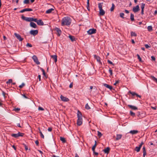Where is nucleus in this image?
Here are the masks:
<instances>
[{
  "instance_id": "nucleus-1",
  "label": "nucleus",
  "mask_w": 157,
  "mask_h": 157,
  "mask_svg": "<svg viewBox=\"0 0 157 157\" xmlns=\"http://www.w3.org/2000/svg\"><path fill=\"white\" fill-rule=\"evenodd\" d=\"M71 23V20L69 17H65L62 20L61 24L62 25H69Z\"/></svg>"
},
{
  "instance_id": "nucleus-2",
  "label": "nucleus",
  "mask_w": 157,
  "mask_h": 157,
  "mask_svg": "<svg viewBox=\"0 0 157 157\" xmlns=\"http://www.w3.org/2000/svg\"><path fill=\"white\" fill-rule=\"evenodd\" d=\"M78 120L77 121V124L78 126L81 125L82 122V115L81 112L78 110L77 112Z\"/></svg>"
},
{
  "instance_id": "nucleus-3",
  "label": "nucleus",
  "mask_w": 157,
  "mask_h": 157,
  "mask_svg": "<svg viewBox=\"0 0 157 157\" xmlns=\"http://www.w3.org/2000/svg\"><path fill=\"white\" fill-rule=\"evenodd\" d=\"M24 135V133L19 132L18 133L16 134H11V136L13 137L17 138L19 136H22Z\"/></svg>"
},
{
  "instance_id": "nucleus-4",
  "label": "nucleus",
  "mask_w": 157,
  "mask_h": 157,
  "mask_svg": "<svg viewBox=\"0 0 157 157\" xmlns=\"http://www.w3.org/2000/svg\"><path fill=\"white\" fill-rule=\"evenodd\" d=\"M21 18L27 21L28 22H31L32 21V17H25L23 15L21 16Z\"/></svg>"
},
{
  "instance_id": "nucleus-5",
  "label": "nucleus",
  "mask_w": 157,
  "mask_h": 157,
  "mask_svg": "<svg viewBox=\"0 0 157 157\" xmlns=\"http://www.w3.org/2000/svg\"><path fill=\"white\" fill-rule=\"evenodd\" d=\"M32 59L37 64L39 65L40 64V63L38 59L36 56L33 55L32 57Z\"/></svg>"
},
{
  "instance_id": "nucleus-6",
  "label": "nucleus",
  "mask_w": 157,
  "mask_h": 157,
  "mask_svg": "<svg viewBox=\"0 0 157 157\" xmlns=\"http://www.w3.org/2000/svg\"><path fill=\"white\" fill-rule=\"evenodd\" d=\"M14 35L15 36V37L17 39L20 41H21L23 40V38H22L21 37V36L19 34H17L16 33H15L14 34Z\"/></svg>"
},
{
  "instance_id": "nucleus-7",
  "label": "nucleus",
  "mask_w": 157,
  "mask_h": 157,
  "mask_svg": "<svg viewBox=\"0 0 157 157\" xmlns=\"http://www.w3.org/2000/svg\"><path fill=\"white\" fill-rule=\"evenodd\" d=\"M96 30L95 29H89L87 33L89 34H92L96 33Z\"/></svg>"
},
{
  "instance_id": "nucleus-8",
  "label": "nucleus",
  "mask_w": 157,
  "mask_h": 157,
  "mask_svg": "<svg viewBox=\"0 0 157 157\" xmlns=\"http://www.w3.org/2000/svg\"><path fill=\"white\" fill-rule=\"evenodd\" d=\"M137 116L140 117V118H142L145 117V114L142 112H137Z\"/></svg>"
},
{
  "instance_id": "nucleus-9",
  "label": "nucleus",
  "mask_w": 157,
  "mask_h": 157,
  "mask_svg": "<svg viewBox=\"0 0 157 157\" xmlns=\"http://www.w3.org/2000/svg\"><path fill=\"white\" fill-rule=\"evenodd\" d=\"M38 33V31L37 30H31L30 31V33L33 36H35L37 35Z\"/></svg>"
},
{
  "instance_id": "nucleus-10",
  "label": "nucleus",
  "mask_w": 157,
  "mask_h": 157,
  "mask_svg": "<svg viewBox=\"0 0 157 157\" xmlns=\"http://www.w3.org/2000/svg\"><path fill=\"white\" fill-rule=\"evenodd\" d=\"M139 10V7L138 5L133 7L132 8V11L135 13L137 12Z\"/></svg>"
},
{
  "instance_id": "nucleus-11",
  "label": "nucleus",
  "mask_w": 157,
  "mask_h": 157,
  "mask_svg": "<svg viewBox=\"0 0 157 157\" xmlns=\"http://www.w3.org/2000/svg\"><path fill=\"white\" fill-rule=\"evenodd\" d=\"M94 57L95 59H96L97 62L100 64L101 65H102V63L100 60V58L98 56L96 55H94Z\"/></svg>"
},
{
  "instance_id": "nucleus-12",
  "label": "nucleus",
  "mask_w": 157,
  "mask_h": 157,
  "mask_svg": "<svg viewBox=\"0 0 157 157\" xmlns=\"http://www.w3.org/2000/svg\"><path fill=\"white\" fill-rule=\"evenodd\" d=\"M60 98L62 101H68L69 100V99L68 98L64 97L62 95H61L60 96Z\"/></svg>"
},
{
  "instance_id": "nucleus-13",
  "label": "nucleus",
  "mask_w": 157,
  "mask_h": 157,
  "mask_svg": "<svg viewBox=\"0 0 157 157\" xmlns=\"http://www.w3.org/2000/svg\"><path fill=\"white\" fill-rule=\"evenodd\" d=\"M33 10L30 8H25L24 9L20 11V12L21 13H22L24 12L25 11H32Z\"/></svg>"
},
{
  "instance_id": "nucleus-14",
  "label": "nucleus",
  "mask_w": 157,
  "mask_h": 157,
  "mask_svg": "<svg viewBox=\"0 0 157 157\" xmlns=\"http://www.w3.org/2000/svg\"><path fill=\"white\" fill-rule=\"evenodd\" d=\"M37 23L38 25H44L43 22L41 19L38 20Z\"/></svg>"
},
{
  "instance_id": "nucleus-15",
  "label": "nucleus",
  "mask_w": 157,
  "mask_h": 157,
  "mask_svg": "<svg viewBox=\"0 0 157 157\" xmlns=\"http://www.w3.org/2000/svg\"><path fill=\"white\" fill-rule=\"evenodd\" d=\"M30 26L33 28H36L37 27V25L36 24L32 22H31L30 23Z\"/></svg>"
},
{
  "instance_id": "nucleus-16",
  "label": "nucleus",
  "mask_w": 157,
  "mask_h": 157,
  "mask_svg": "<svg viewBox=\"0 0 157 157\" xmlns=\"http://www.w3.org/2000/svg\"><path fill=\"white\" fill-rule=\"evenodd\" d=\"M103 85L104 86L109 89L110 90H111L113 89V87L112 86L109 85L105 83Z\"/></svg>"
},
{
  "instance_id": "nucleus-17",
  "label": "nucleus",
  "mask_w": 157,
  "mask_h": 157,
  "mask_svg": "<svg viewBox=\"0 0 157 157\" xmlns=\"http://www.w3.org/2000/svg\"><path fill=\"white\" fill-rule=\"evenodd\" d=\"M128 106L130 108L134 110H136L138 109V108L136 107L133 105H128Z\"/></svg>"
},
{
  "instance_id": "nucleus-18",
  "label": "nucleus",
  "mask_w": 157,
  "mask_h": 157,
  "mask_svg": "<svg viewBox=\"0 0 157 157\" xmlns=\"http://www.w3.org/2000/svg\"><path fill=\"white\" fill-rule=\"evenodd\" d=\"M56 30L57 33V35L58 36H59L61 33V30L57 28L56 29Z\"/></svg>"
},
{
  "instance_id": "nucleus-19",
  "label": "nucleus",
  "mask_w": 157,
  "mask_h": 157,
  "mask_svg": "<svg viewBox=\"0 0 157 157\" xmlns=\"http://www.w3.org/2000/svg\"><path fill=\"white\" fill-rule=\"evenodd\" d=\"M110 148L109 147H107L106 148L104 149L103 150L104 152L105 153L108 154L109 153Z\"/></svg>"
},
{
  "instance_id": "nucleus-20",
  "label": "nucleus",
  "mask_w": 157,
  "mask_h": 157,
  "mask_svg": "<svg viewBox=\"0 0 157 157\" xmlns=\"http://www.w3.org/2000/svg\"><path fill=\"white\" fill-rule=\"evenodd\" d=\"M138 132V131L137 130H131L129 132V133L132 135L136 134Z\"/></svg>"
},
{
  "instance_id": "nucleus-21",
  "label": "nucleus",
  "mask_w": 157,
  "mask_h": 157,
  "mask_svg": "<svg viewBox=\"0 0 157 157\" xmlns=\"http://www.w3.org/2000/svg\"><path fill=\"white\" fill-rule=\"evenodd\" d=\"M99 13L101 15L103 16L105 13V12L102 9H100L99 10Z\"/></svg>"
},
{
  "instance_id": "nucleus-22",
  "label": "nucleus",
  "mask_w": 157,
  "mask_h": 157,
  "mask_svg": "<svg viewBox=\"0 0 157 157\" xmlns=\"http://www.w3.org/2000/svg\"><path fill=\"white\" fill-rule=\"evenodd\" d=\"M122 137V135L121 134H117L116 138V140H118L120 139Z\"/></svg>"
},
{
  "instance_id": "nucleus-23",
  "label": "nucleus",
  "mask_w": 157,
  "mask_h": 157,
  "mask_svg": "<svg viewBox=\"0 0 157 157\" xmlns=\"http://www.w3.org/2000/svg\"><path fill=\"white\" fill-rule=\"evenodd\" d=\"M53 59H54L55 62L56 63L57 61V56L56 55H53L51 56Z\"/></svg>"
},
{
  "instance_id": "nucleus-24",
  "label": "nucleus",
  "mask_w": 157,
  "mask_h": 157,
  "mask_svg": "<svg viewBox=\"0 0 157 157\" xmlns=\"http://www.w3.org/2000/svg\"><path fill=\"white\" fill-rule=\"evenodd\" d=\"M69 37L70 38V39L72 41H74L75 40V38L74 36L70 35L69 36Z\"/></svg>"
},
{
  "instance_id": "nucleus-25",
  "label": "nucleus",
  "mask_w": 157,
  "mask_h": 157,
  "mask_svg": "<svg viewBox=\"0 0 157 157\" xmlns=\"http://www.w3.org/2000/svg\"><path fill=\"white\" fill-rule=\"evenodd\" d=\"M54 10L52 8L49 9L46 11V13H50L52 12Z\"/></svg>"
},
{
  "instance_id": "nucleus-26",
  "label": "nucleus",
  "mask_w": 157,
  "mask_h": 157,
  "mask_svg": "<svg viewBox=\"0 0 157 157\" xmlns=\"http://www.w3.org/2000/svg\"><path fill=\"white\" fill-rule=\"evenodd\" d=\"M130 19L132 21H134V15L132 13L130 15Z\"/></svg>"
},
{
  "instance_id": "nucleus-27",
  "label": "nucleus",
  "mask_w": 157,
  "mask_h": 157,
  "mask_svg": "<svg viewBox=\"0 0 157 157\" xmlns=\"http://www.w3.org/2000/svg\"><path fill=\"white\" fill-rule=\"evenodd\" d=\"M147 29L148 31L151 32L152 30V27L151 26H149L147 27Z\"/></svg>"
},
{
  "instance_id": "nucleus-28",
  "label": "nucleus",
  "mask_w": 157,
  "mask_h": 157,
  "mask_svg": "<svg viewBox=\"0 0 157 157\" xmlns=\"http://www.w3.org/2000/svg\"><path fill=\"white\" fill-rule=\"evenodd\" d=\"M131 36H136L137 34L135 32L132 31L131 32Z\"/></svg>"
},
{
  "instance_id": "nucleus-29",
  "label": "nucleus",
  "mask_w": 157,
  "mask_h": 157,
  "mask_svg": "<svg viewBox=\"0 0 157 157\" xmlns=\"http://www.w3.org/2000/svg\"><path fill=\"white\" fill-rule=\"evenodd\" d=\"M103 3H98V8H99V10L102 9V4H103Z\"/></svg>"
},
{
  "instance_id": "nucleus-30",
  "label": "nucleus",
  "mask_w": 157,
  "mask_h": 157,
  "mask_svg": "<svg viewBox=\"0 0 157 157\" xmlns=\"http://www.w3.org/2000/svg\"><path fill=\"white\" fill-rule=\"evenodd\" d=\"M60 140L63 143H64L66 142V140L64 137H60Z\"/></svg>"
},
{
  "instance_id": "nucleus-31",
  "label": "nucleus",
  "mask_w": 157,
  "mask_h": 157,
  "mask_svg": "<svg viewBox=\"0 0 157 157\" xmlns=\"http://www.w3.org/2000/svg\"><path fill=\"white\" fill-rule=\"evenodd\" d=\"M114 7H115V5H114V4L113 3H112V7H111V8L110 9V11H112L114 10Z\"/></svg>"
},
{
  "instance_id": "nucleus-32",
  "label": "nucleus",
  "mask_w": 157,
  "mask_h": 157,
  "mask_svg": "<svg viewBox=\"0 0 157 157\" xmlns=\"http://www.w3.org/2000/svg\"><path fill=\"white\" fill-rule=\"evenodd\" d=\"M140 147H136L135 149L137 152H139L140 150Z\"/></svg>"
},
{
  "instance_id": "nucleus-33",
  "label": "nucleus",
  "mask_w": 157,
  "mask_h": 157,
  "mask_svg": "<svg viewBox=\"0 0 157 157\" xmlns=\"http://www.w3.org/2000/svg\"><path fill=\"white\" fill-rule=\"evenodd\" d=\"M136 56L137 57L138 59L139 60V61L140 62H142V59H141V57H140V55L139 54H137Z\"/></svg>"
},
{
  "instance_id": "nucleus-34",
  "label": "nucleus",
  "mask_w": 157,
  "mask_h": 157,
  "mask_svg": "<svg viewBox=\"0 0 157 157\" xmlns=\"http://www.w3.org/2000/svg\"><path fill=\"white\" fill-rule=\"evenodd\" d=\"M102 135L101 132L99 131H98V136H99V137H100L102 136Z\"/></svg>"
},
{
  "instance_id": "nucleus-35",
  "label": "nucleus",
  "mask_w": 157,
  "mask_h": 157,
  "mask_svg": "<svg viewBox=\"0 0 157 157\" xmlns=\"http://www.w3.org/2000/svg\"><path fill=\"white\" fill-rule=\"evenodd\" d=\"M129 93L130 94H132V96L136 95V93H135L134 92H131L130 91H129Z\"/></svg>"
},
{
  "instance_id": "nucleus-36",
  "label": "nucleus",
  "mask_w": 157,
  "mask_h": 157,
  "mask_svg": "<svg viewBox=\"0 0 157 157\" xmlns=\"http://www.w3.org/2000/svg\"><path fill=\"white\" fill-rule=\"evenodd\" d=\"M96 146H97V144H94V145L93 146V147H92V150L93 151H95V149L96 147Z\"/></svg>"
},
{
  "instance_id": "nucleus-37",
  "label": "nucleus",
  "mask_w": 157,
  "mask_h": 157,
  "mask_svg": "<svg viewBox=\"0 0 157 157\" xmlns=\"http://www.w3.org/2000/svg\"><path fill=\"white\" fill-rule=\"evenodd\" d=\"M152 80L157 83V78L154 76L152 77Z\"/></svg>"
},
{
  "instance_id": "nucleus-38",
  "label": "nucleus",
  "mask_w": 157,
  "mask_h": 157,
  "mask_svg": "<svg viewBox=\"0 0 157 157\" xmlns=\"http://www.w3.org/2000/svg\"><path fill=\"white\" fill-rule=\"evenodd\" d=\"M25 84L24 83H22L21 85L19 86V87L20 88H22L25 86Z\"/></svg>"
},
{
  "instance_id": "nucleus-39",
  "label": "nucleus",
  "mask_w": 157,
  "mask_h": 157,
  "mask_svg": "<svg viewBox=\"0 0 157 157\" xmlns=\"http://www.w3.org/2000/svg\"><path fill=\"white\" fill-rule=\"evenodd\" d=\"M85 107V108L87 109H89L90 108V107L88 105V103H87L86 104Z\"/></svg>"
},
{
  "instance_id": "nucleus-40",
  "label": "nucleus",
  "mask_w": 157,
  "mask_h": 157,
  "mask_svg": "<svg viewBox=\"0 0 157 157\" xmlns=\"http://www.w3.org/2000/svg\"><path fill=\"white\" fill-rule=\"evenodd\" d=\"M145 6V4H144V3H142L141 6V10H144V8Z\"/></svg>"
},
{
  "instance_id": "nucleus-41",
  "label": "nucleus",
  "mask_w": 157,
  "mask_h": 157,
  "mask_svg": "<svg viewBox=\"0 0 157 157\" xmlns=\"http://www.w3.org/2000/svg\"><path fill=\"white\" fill-rule=\"evenodd\" d=\"M39 133L40 134V136L41 137V138H43V139H44V136L42 134V132L41 131H40V132H39Z\"/></svg>"
},
{
  "instance_id": "nucleus-42",
  "label": "nucleus",
  "mask_w": 157,
  "mask_h": 157,
  "mask_svg": "<svg viewBox=\"0 0 157 157\" xmlns=\"http://www.w3.org/2000/svg\"><path fill=\"white\" fill-rule=\"evenodd\" d=\"M23 2L24 4H28L29 3V0H24Z\"/></svg>"
},
{
  "instance_id": "nucleus-43",
  "label": "nucleus",
  "mask_w": 157,
  "mask_h": 157,
  "mask_svg": "<svg viewBox=\"0 0 157 157\" xmlns=\"http://www.w3.org/2000/svg\"><path fill=\"white\" fill-rule=\"evenodd\" d=\"M109 72L110 73V75L111 76H112L113 75V71H112V70L110 68H109Z\"/></svg>"
},
{
  "instance_id": "nucleus-44",
  "label": "nucleus",
  "mask_w": 157,
  "mask_h": 157,
  "mask_svg": "<svg viewBox=\"0 0 157 157\" xmlns=\"http://www.w3.org/2000/svg\"><path fill=\"white\" fill-rule=\"evenodd\" d=\"M12 80L11 79H9L8 81L6 82L7 84L12 83Z\"/></svg>"
},
{
  "instance_id": "nucleus-45",
  "label": "nucleus",
  "mask_w": 157,
  "mask_h": 157,
  "mask_svg": "<svg viewBox=\"0 0 157 157\" xmlns=\"http://www.w3.org/2000/svg\"><path fill=\"white\" fill-rule=\"evenodd\" d=\"M38 21V20L37 18H34L32 17V21H34V22L37 23V22Z\"/></svg>"
},
{
  "instance_id": "nucleus-46",
  "label": "nucleus",
  "mask_w": 157,
  "mask_h": 157,
  "mask_svg": "<svg viewBox=\"0 0 157 157\" xmlns=\"http://www.w3.org/2000/svg\"><path fill=\"white\" fill-rule=\"evenodd\" d=\"M130 114L132 116H134L135 115V113L132 111H130Z\"/></svg>"
},
{
  "instance_id": "nucleus-47",
  "label": "nucleus",
  "mask_w": 157,
  "mask_h": 157,
  "mask_svg": "<svg viewBox=\"0 0 157 157\" xmlns=\"http://www.w3.org/2000/svg\"><path fill=\"white\" fill-rule=\"evenodd\" d=\"M124 13H120V17L122 18H124Z\"/></svg>"
},
{
  "instance_id": "nucleus-48",
  "label": "nucleus",
  "mask_w": 157,
  "mask_h": 157,
  "mask_svg": "<svg viewBox=\"0 0 157 157\" xmlns=\"http://www.w3.org/2000/svg\"><path fill=\"white\" fill-rule=\"evenodd\" d=\"M107 61H108V63H109L112 64L113 66H114V64L109 60H108Z\"/></svg>"
},
{
  "instance_id": "nucleus-49",
  "label": "nucleus",
  "mask_w": 157,
  "mask_h": 157,
  "mask_svg": "<svg viewBox=\"0 0 157 157\" xmlns=\"http://www.w3.org/2000/svg\"><path fill=\"white\" fill-rule=\"evenodd\" d=\"M20 108H17L14 109L13 110L17 112H18L20 110Z\"/></svg>"
},
{
  "instance_id": "nucleus-50",
  "label": "nucleus",
  "mask_w": 157,
  "mask_h": 157,
  "mask_svg": "<svg viewBox=\"0 0 157 157\" xmlns=\"http://www.w3.org/2000/svg\"><path fill=\"white\" fill-rule=\"evenodd\" d=\"M23 145H24L25 149L26 150H27L28 149V147L25 144H23Z\"/></svg>"
},
{
  "instance_id": "nucleus-51",
  "label": "nucleus",
  "mask_w": 157,
  "mask_h": 157,
  "mask_svg": "<svg viewBox=\"0 0 157 157\" xmlns=\"http://www.w3.org/2000/svg\"><path fill=\"white\" fill-rule=\"evenodd\" d=\"M26 46L27 47H32V45L28 43L26 44Z\"/></svg>"
},
{
  "instance_id": "nucleus-52",
  "label": "nucleus",
  "mask_w": 157,
  "mask_h": 157,
  "mask_svg": "<svg viewBox=\"0 0 157 157\" xmlns=\"http://www.w3.org/2000/svg\"><path fill=\"white\" fill-rule=\"evenodd\" d=\"M38 110H42V111H43L44 110V109L42 108V107H40V106H39V107H38Z\"/></svg>"
},
{
  "instance_id": "nucleus-53",
  "label": "nucleus",
  "mask_w": 157,
  "mask_h": 157,
  "mask_svg": "<svg viewBox=\"0 0 157 157\" xmlns=\"http://www.w3.org/2000/svg\"><path fill=\"white\" fill-rule=\"evenodd\" d=\"M151 59L152 60L155 61V58L153 56H152L151 57Z\"/></svg>"
},
{
  "instance_id": "nucleus-54",
  "label": "nucleus",
  "mask_w": 157,
  "mask_h": 157,
  "mask_svg": "<svg viewBox=\"0 0 157 157\" xmlns=\"http://www.w3.org/2000/svg\"><path fill=\"white\" fill-rule=\"evenodd\" d=\"M144 144V143L142 142L139 145V147H140V149L141 147L142 146V145Z\"/></svg>"
},
{
  "instance_id": "nucleus-55",
  "label": "nucleus",
  "mask_w": 157,
  "mask_h": 157,
  "mask_svg": "<svg viewBox=\"0 0 157 157\" xmlns=\"http://www.w3.org/2000/svg\"><path fill=\"white\" fill-rule=\"evenodd\" d=\"M145 47L146 48H148L150 47V46H149L148 44H146L145 45Z\"/></svg>"
},
{
  "instance_id": "nucleus-56",
  "label": "nucleus",
  "mask_w": 157,
  "mask_h": 157,
  "mask_svg": "<svg viewBox=\"0 0 157 157\" xmlns=\"http://www.w3.org/2000/svg\"><path fill=\"white\" fill-rule=\"evenodd\" d=\"M48 130L49 132H51L52 130V128L51 127L49 128H48Z\"/></svg>"
},
{
  "instance_id": "nucleus-57",
  "label": "nucleus",
  "mask_w": 157,
  "mask_h": 157,
  "mask_svg": "<svg viewBox=\"0 0 157 157\" xmlns=\"http://www.w3.org/2000/svg\"><path fill=\"white\" fill-rule=\"evenodd\" d=\"M35 144L37 146H38L39 145V141L38 140H37L35 141Z\"/></svg>"
},
{
  "instance_id": "nucleus-58",
  "label": "nucleus",
  "mask_w": 157,
  "mask_h": 157,
  "mask_svg": "<svg viewBox=\"0 0 157 157\" xmlns=\"http://www.w3.org/2000/svg\"><path fill=\"white\" fill-rule=\"evenodd\" d=\"M72 86H73V83L71 82L70 83V84L69 86V87L70 88H71L72 87Z\"/></svg>"
},
{
  "instance_id": "nucleus-59",
  "label": "nucleus",
  "mask_w": 157,
  "mask_h": 157,
  "mask_svg": "<svg viewBox=\"0 0 157 157\" xmlns=\"http://www.w3.org/2000/svg\"><path fill=\"white\" fill-rule=\"evenodd\" d=\"M143 152V156L144 157H145V156L146 155L147 153L146 151H144Z\"/></svg>"
},
{
  "instance_id": "nucleus-60",
  "label": "nucleus",
  "mask_w": 157,
  "mask_h": 157,
  "mask_svg": "<svg viewBox=\"0 0 157 157\" xmlns=\"http://www.w3.org/2000/svg\"><path fill=\"white\" fill-rule=\"evenodd\" d=\"M119 82V81H116L115 82L114 84V85H116Z\"/></svg>"
},
{
  "instance_id": "nucleus-61",
  "label": "nucleus",
  "mask_w": 157,
  "mask_h": 157,
  "mask_svg": "<svg viewBox=\"0 0 157 157\" xmlns=\"http://www.w3.org/2000/svg\"><path fill=\"white\" fill-rule=\"evenodd\" d=\"M93 152L94 153V154H95V155H98V152H95V151H93Z\"/></svg>"
},
{
  "instance_id": "nucleus-62",
  "label": "nucleus",
  "mask_w": 157,
  "mask_h": 157,
  "mask_svg": "<svg viewBox=\"0 0 157 157\" xmlns=\"http://www.w3.org/2000/svg\"><path fill=\"white\" fill-rule=\"evenodd\" d=\"M2 93L4 97V98H5V95H6V94L3 91H2Z\"/></svg>"
},
{
  "instance_id": "nucleus-63",
  "label": "nucleus",
  "mask_w": 157,
  "mask_h": 157,
  "mask_svg": "<svg viewBox=\"0 0 157 157\" xmlns=\"http://www.w3.org/2000/svg\"><path fill=\"white\" fill-rule=\"evenodd\" d=\"M22 96L25 98H28L25 94H22Z\"/></svg>"
},
{
  "instance_id": "nucleus-64",
  "label": "nucleus",
  "mask_w": 157,
  "mask_h": 157,
  "mask_svg": "<svg viewBox=\"0 0 157 157\" xmlns=\"http://www.w3.org/2000/svg\"><path fill=\"white\" fill-rule=\"evenodd\" d=\"M143 152L146 151L145 149V147L144 146L143 148Z\"/></svg>"
}]
</instances>
